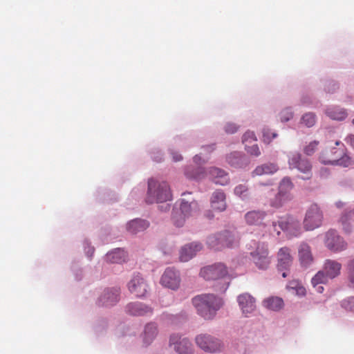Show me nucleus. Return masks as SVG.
Returning <instances> with one entry per match:
<instances>
[{
	"label": "nucleus",
	"mask_w": 354,
	"mask_h": 354,
	"mask_svg": "<svg viewBox=\"0 0 354 354\" xmlns=\"http://www.w3.org/2000/svg\"><path fill=\"white\" fill-rule=\"evenodd\" d=\"M192 301L197 313L207 320L213 319L223 305L222 299L213 294L196 295Z\"/></svg>",
	"instance_id": "obj_1"
},
{
	"label": "nucleus",
	"mask_w": 354,
	"mask_h": 354,
	"mask_svg": "<svg viewBox=\"0 0 354 354\" xmlns=\"http://www.w3.org/2000/svg\"><path fill=\"white\" fill-rule=\"evenodd\" d=\"M342 265L340 263L332 260L326 259L324 263L323 269L312 278L311 283L319 293L324 292V287L321 284L326 283L329 279L337 277L340 274Z\"/></svg>",
	"instance_id": "obj_2"
},
{
	"label": "nucleus",
	"mask_w": 354,
	"mask_h": 354,
	"mask_svg": "<svg viewBox=\"0 0 354 354\" xmlns=\"http://www.w3.org/2000/svg\"><path fill=\"white\" fill-rule=\"evenodd\" d=\"M171 199V193L167 182H159L150 179L148 182V191L146 202L149 204L153 203H164Z\"/></svg>",
	"instance_id": "obj_3"
},
{
	"label": "nucleus",
	"mask_w": 354,
	"mask_h": 354,
	"mask_svg": "<svg viewBox=\"0 0 354 354\" xmlns=\"http://www.w3.org/2000/svg\"><path fill=\"white\" fill-rule=\"evenodd\" d=\"M319 161L324 165H339L347 167L353 164L352 159L344 153V149L333 148L325 150L319 157Z\"/></svg>",
	"instance_id": "obj_4"
},
{
	"label": "nucleus",
	"mask_w": 354,
	"mask_h": 354,
	"mask_svg": "<svg viewBox=\"0 0 354 354\" xmlns=\"http://www.w3.org/2000/svg\"><path fill=\"white\" fill-rule=\"evenodd\" d=\"M272 226L277 235H279L280 230L286 232L290 238L297 237L302 233L299 221L291 216L281 218L278 221V227L274 222H273Z\"/></svg>",
	"instance_id": "obj_5"
},
{
	"label": "nucleus",
	"mask_w": 354,
	"mask_h": 354,
	"mask_svg": "<svg viewBox=\"0 0 354 354\" xmlns=\"http://www.w3.org/2000/svg\"><path fill=\"white\" fill-rule=\"evenodd\" d=\"M237 243L238 240L235 239L234 234L228 231L210 235L207 240L208 246L214 250H221L225 248H230L236 245Z\"/></svg>",
	"instance_id": "obj_6"
},
{
	"label": "nucleus",
	"mask_w": 354,
	"mask_h": 354,
	"mask_svg": "<svg viewBox=\"0 0 354 354\" xmlns=\"http://www.w3.org/2000/svg\"><path fill=\"white\" fill-rule=\"evenodd\" d=\"M323 219L320 207L317 204H312L306 209L303 221L304 228L307 231L318 228L322 225Z\"/></svg>",
	"instance_id": "obj_7"
},
{
	"label": "nucleus",
	"mask_w": 354,
	"mask_h": 354,
	"mask_svg": "<svg viewBox=\"0 0 354 354\" xmlns=\"http://www.w3.org/2000/svg\"><path fill=\"white\" fill-rule=\"evenodd\" d=\"M196 345L207 353H215L219 351L222 347L221 342L208 334H200L195 338Z\"/></svg>",
	"instance_id": "obj_8"
},
{
	"label": "nucleus",
	"mask_w": 354,
	"mask_h": 354,
	"mask_svg": "<svg viewBox=\"0 0 354 354\" xmlns=\"http://www.w3.org/2000/svg\"><path fill=\"white\" fill-rule=\"evenodd\" d=\"M252 261L259 269H267L271 262L268 246L264 243L258 244L256 250L250 252Z\"/></svg>",
	"instance_id": "obj_9"
},
{
	"label": "nucleus",
	"mask_w": 354,
	"mask_h": 354,
	"mask_svg": "<svg viewBox=\"0 0 354 354\" xmlns=\"http://www.w3.org/2000/svg\"><path fill=\"white\" fill-rule=\"evenodd\" d=\"M227 267L221 263H214L204 267L201 270L200 274L206 280H218L227 276Z\"/></svg>",
	"instance_id": "obj_10"
},
{
	"label": "nucleus",
	"mask_w": 354,
	"mask_h": 354,
	"mask_svg": "<svg viewBox=\"0 0 354 354\" xmlns=\"http://www.w3.org/2000/svg\"><path fill=\"white\" fill-rule=\"evenodd\" d=\"M288 163L290 169H297L300 172L306 174V176L302 177L303 179L311 178L312 166L307 159L301 157L300 153L291 154L288 158Z\"/></svg>",
	"instance_id": "obj_11"
},
{
	"label": "nucleus",
	"mask_w": 354,
	"mask_h": 354,
	"mask_svg": "<svg viewBox=\"0 0 354 354\" xmlns=\"http://www.w3.org/2000/svg\"><path fill=\"white\" fill-rule=\"evenodd\" d=\"M324 244L328 249L335 252L344 250L347 246L344 239L334 230L326 232Z\"/></svg>",
	"instance_id": "obj_12"
},
{
	"label": "nucleus",
	"mask_w": 354,
	"mask_h": 354,
	"mask_svg": "<svg viewBox=\"0 0 354 354\" xmlns=\"http://www.w3.org/2000/svg\"><path fill=\"white\" fill-rule=\"evenodd\" d=\"M277 270L282 272V277L286 278L292 264L293 257L290 254V249L288 247L280 248L277 252Z\"/></svg>",
	"instance_id": "obj_13"
},
{
	"label": "nucleus",
	"mask_w": 354,
	"mask_h": 354,
	"mask_svg": "<svg viewBox=\"0 0 354 354\" xmlns=\"http://www.w3.org/2000/svg\"><path fill=\"white\" fill-rule=\"evenodd\" d=\"M199 209L198 204L196 201H193L190 203L186 202L184 200L181 201L180 211L183 214V217L178 220L176 218V216H174V223L177 227H181L185 223L186 218L190 216H193Z\"/></svg>",
	"instance_id": "obj_14"
},
{
	"label": "nucleus",
	"mask_w": 354,
	"mask_h": 354,
	"mask_svg": "<svg viewBox=\"0 0 354 354\" xmlns=\"http://www.w3.org/2000/svg\"><path fill=\"white\" fill-rule=\"evenodd\" d=\"M161 284L171 290H176L180 284V277L178 271L171 268L165 270L160 279Z\"/></svg>",
	"instance_id": "obj_15"
},
{
	"label": "nucleus",
	"mask_w": 354,
	"mask_h": 354,
	"mask_svg": "<svg viewBox=\"0 0 354 354\" xmlns=\"http://www.w3.org/2000/svg\"><path fill=\"white\" fill-rule=\"evenodd\" d=\"M129 290L137 297L145 296L148 290V284L140 275H135L128 283Z\"/></svg>",
	"instance_id": "obj_16"
},
{
	"label": "nucleus",
	"mask_w": 354,
	"mask_h": 354,
	"mask_svg": "<svg viewBox=\"0 0 354 354\" xmlns=\"http://www.w3.org/2000/svg\"><path fill=\"white\" fill-rule=\"evenodd\" d=\"M170 344L174 346V349L179 354H192L193 347L191 342L187 338L174 334L170 337Z\"/></svg>",
	"instance_id": "obj_17"
},
{
	"label": "nucleus",
	"mask_w": 354,
	"mask_h": 354,
	"mask_svg": "<svg viewBox=\"0 0 354 354\" xmlns=\"http://www.w3.org/2000/svg\"><path fill=\"white\" fill-rule=\"evenodd\" d=\"M120 291L117 288L105 290L98 299V305L102 306H111L119 300Z\"/></svg>",
	"instance_id": "obj_18"
},
{
	"label": "nucleus",
	"mask_w": 354,
	"mask_h": 354,
	"mask_svg": "<svg viewBox=\"0 0 354 354\" xmlns=\"http://www.w3.org/2000/svg\"><path fill=\"white\" fill-rule=\"evenodd\" d=\"M203 248L201 243L198 242L191 243L184 245L180 251V260L183 262H187L192 259L198 252Z\"/></svg>",
	"instance_id": "obj_19"
},
{
	"label": "nucleus",
	"mask_w": 354,
	"mask_h": 354,
	"mask_svg": "<svg viewBox=\"0 0 354 354\" xmlns=\"http://www.w3.org/2000/svg\"><path fill=\"white\" fill-rule=\"evenodd\" d=\"M238 303L243 314L252 313L256 309L255 299L248 293H243L238 297Z\"/></svg>",
	"instance_id": "obj_20"
},
{
	"label": "nucleus",
	"mask_w": 354,
	"mask_h": 354,
	"mask_svg": "<svg viewBox=\"0 0 354 354\" xmlns=\"http://www.w3.org/2000/svg\"><path fill=\"white\" fill-rule=\"evenodd\" d=\"M126 311L133 316H144L152 314L153 309L145 304L132 302L126 306Z\"/></svg>",
	"instance_id": "obj_21"
},
{
	"label": "nucleus",
	"mask_w": 354,
	"mask_h": 354,
	"mask_svg": "<svg viewBox=\"0 0 354 354\" xmlns=\"http://www.w3.org/2000/svg\"><path fill=\"white\" fill-rule=\"evenodd\" d=\"M299 262L303 267H308L313 262V257L310 247L305 243L299 245L298 248Z\"/></svg>",
	"instance_id": "obj_22"
},
{
	"label": "nucleus",
	"mask_w": 354,
	"mask_h": 354,
	"mask_svg": "<svg viewBox=\"0 0 354 354\" xmlns=\"http://www.w3.org/2000/svg\"><path fill=\"white\" fill-rule=\"evenodd\" d=\"M339 223L342 225L345 233H351L354 231V208L346 210L341 216Z\"/></svg>",
	"instance_id": "obj_23"
},
{
	"label": "nucleus",
	"mask_w": 354,
	"mask_h": 354,
	"mask_svg": "<svg viewBox=\"0 0 354 354\" xmlns=\"http://www.w3.org/2000/svg\"><path fill=\"white\" fill-rule=\"evenodd\" d=\"M158 334V326L156 323L150 322L145 325L143 333L141 335L143 344L149 345Z\"/></svg>",
	"instance_id": "obj_24"
},
{
	"label": "nucleus",
	"mask_w": 354,
	"mask_h": 354,
	"mask_svg": "<svg viewBox=\"0 0 354 354\" xmlns=\"http://www.w3.org/2000/svg\"><path fill=\"white\" fill-rule=\"evenodd\" d=\"M226 196L221 190L215 191L211 197V207L214 210L223 212L226 209Z\"/></svg>",
	"instance_id": "obj_25"
},
{
	"label": "nucleus",
	"mask_w": 354,
	"mask_h": 354,
	"mask_svg": "<svg viewBox=\"0 0 354 354\" xmlns=\"http://www.w3.org/2000/svg\"><path fill=\"white\" fill-rule=\"evenodd\" d=\"M227 162L235 168H244L250 164V160L240 152L234 151L227 156Z\"/></svg>",
	"instance_id": "obj_26"
},
{
	"label": "nucleus",
	"mask_w": 354,
	"mask_h": 354,
	"mask_svg": "<svg viewBox=\"0 0 354 354\" xmlns=\"http://www.w3.org/2000/svg\"><path fill=\"white\" fill-rule=\"evenodd\" d=\"M208 173L213 182L217 185H225L229 182L227 174L221 169L211 167Z\"/></svg>",
	"instance_id": "obj_27"
},
{
	"label": "nucleus",
	"mask_w": 354,
	"mask_h": 354,
	"mask_svg": "<svg viewBox=\"0 0 354 354\" xmlns=\"http://www.w3.org/2000/svg\"><path fill=\"white\" fill-rule=\"evenodd\" d=\"M294 187V185L291 180L288 178H283L279 183L278 188V194L290 201L293 198L291 192Z\"/></svg>",
	"instance_id": "obj_28"
},
{
	"label": "nucleus",
	"mask_w": 354,
	"mask_h": 354,
	"mask_svg": "<svg viewBox=\"0 0 354 354\" xmlns=\"http://www.w3.org/2000/svg\"><path fill=\"white\" fill-rule=\"evenodd\" d=\"M266 216V213L263 211L253 210L245 214V219L248 225H260L263 224Z\"/></svg>",
	"instance_id": "obj_29"
},
{
	"label": "nucleus",
	"mask_w": 354,
	"mask_h": 354,
	"mask_svg": "<svg viewBox=\"0 0 354 354\" xmlns=\"http://www.w3.org/2000/svg\"><path fill=\"white\" fill-rule=\"evenodd\" d=\"M149 227V223L142 219H134L127 223V230L131 234L142 232Z\"/></svg>",
	"instance_id": "obj_30"
},
{
	"label": "nucleus",
	"mask_w": 354,
	"mask_h": 354,
	"mask_svg": "<svg viewBox=\"0 0 354 354\" xmlns=\"http://www.w3.org/2000/svg\"><path fill=\"white\" fill-rule=\"evenodd\" d=\"M278 169L279 168L277 165L274 163H266L257 166L252 172V176L254 177L257 176H262L264 174H272L277 171Z\"/></svg>",
	"instance_id": "obj_31"
},
{
	"label": "nucleus",
	"mask_w": 354,
	"mask_h": 354,
	"mask_svg": "<svg viewBox=\"0 0 354 354\" xmlns=\"http://www.w3.org/2000/svg\"><path fill=\"white\" fill-rule=\"evenodd\" d=\"M126 252L120 248L106 254V261L112 263H120L125 261Z\"/></svg>",
	"instance_id": "obj_32"
},
{
	"label": "nucleus",
	"mask_w": 354,
	"mask_h": 354,
	"mask_svg": "<svg viewBox=\"0 0 354 354\" xmlns=\"http://www.w3.org/2000/svg\"><path fill=\"white\" fill-rule=\"evenodd\" d=\"M263 303L266 308L274 311L279 310L283 306V299L278 297H271L267 298L263 301Z\"/></svg>",
	"instance_id": "obj_33"
},
{
	"label": "nucleus",
	"mask_w": 354,
	"mask_h": 354,
	"mask_svg": "<svg viewBox=\"0 0 354 354\" xmlns=\"http://www.w3.org/2000/svg\"><path fill=\"white\" fill-rule=\"evenodd\" d=\"M326 114L333 120H343L347 116V113L343 109L339 107L328 108L326 111Z\"/></svg>",
	"instance_id": "obj_34"
},
{
	"label": "nucleus",
	"mask_w": 354,
	"mask_h": 354,
	"mask_svg": "<svg viewBox=\"0 0 354 354\" xmlns=\"http://www.w3.org/2000/svg\"><path fill=\"white\" fill-rule=\"evenodd\" d=\"M288 201H289L288 199H285L284 197L277 193L274 198L270 200V205L273 208L279 209L283 207Z\"/></svg>",
	"instance_id": "obj_35"
},
{
	"label": "nucleus",
	"mask_w": 354,
	"mask_h": 354,
	"mask_svg": "<svg viewBox=\"0 0 354 354\" xmlns=\"http://www.w3.org/2000/svg\"><path fill=\"white\" fill-rule=\"evenodd\" d=\"M316 122V116L313 113L304 114L301 118V123L307 127H313Z\"/></svg>",
	"instance_id": "obj_36"
},
{
	"label": "nucleus",
	"mask_w": 354,
	"mask_h": 354,
	"mask_svg": "<svg viewBox=\"0 0 354 354\" xmlns=\"http://www.w3.org/2000/svg\"><path fill=\"white\" fill-rule=\"evenodd\" d=\"M234 192L236 196L243 199L248 198V187L245 184H240L236 186Z\"/></svg>",
	"instance_id": "obj_37"
},
{
	"label": "nucleus",
	"mask_w": 354,
	"mask_h": 354,
	"mask_svg": "<svg viewBox=\"0 0 354 354\" xmlns=\"http://www.w3.org/2000/svg\"><path fill=\"white\" fill-rule=\"evenodd\" d=\"M245 149L246 151L251 156L258 157L261 155V151L258 145L254 142L252 145L248 144L245 145Z\"/></svg>",
	"instance_id": "obj_38"
},
{
	"label": "nucleus",
	"mask_w": 354,
	"mask_h": 354,
	"mask_svg": "<svg viewBox=\"0 0 354 354\" xmlns=\"http://www.w3.org/2000/svg\"><path fill=\"white\" fill-rule=\"evenodd\" d=\"M277 136V133L270 129H264L263 131V140L267 144H269Z\"/></svg>",
	"instance_id": "obj_39"
},
{
	"label": "nucleus",
	"mask_w": 354,
	"mask_h": 354,
	"mask_svg": "<svg viewBox=\"0 0 354 354\" xmlns=\"http://www.w3.org/2000/svg\"><path fill=\"white\" fill-rule=\"evenodd\" d=\"M242 142L244 145L245 144H252L253 142H257V138L255 136V134L253 131H247L244 133L243 136Z\"/></svg>",
	"instance_id": "obj_40"
},
{
	"label": "nucleus",
	"mask_w": 354,
	"mask_h": 354,
	"mask_svg": "<svg viewBox=\"0 0 354 354\" xmlns=\"http://www.w3.org/2000/svg\"><path fill=\"white\" fill-rule=\"evenodd\" d=\"M319 145L318 141H313L310 142L308 145H306L304 149V152L307 156L313 155L315 151L317 149Z\"/></svg>",
	"instance_id": "obj_41"
},
{
	"label": "nucleus",
	"mask_w": 354,
	"mask_h": 354,
	"mask_svg": "<svg viewBox=\"0 0 354 354\" xmlns=\"http://www.w3.org/2000/svg\"><path fill=\"white\" fill-rule=\"evenodd\" d=\"M293 116L290 109L287 108L283 110L279 115L280 120L283 122L289 121Z\"/></svg>",
	"instance_id": "obj_42"
},
{
	"label": "nucleus",
	"mask_w": 354,
	"mask_h": 354,
	"mask_svg": "<svg viewBox=\"0 0 354 354\" xmlns=\"http://www.w3.org/2000/svg\"><path fill=\"white\" fill-rule=\"evenodd\" d=\"M348 276L351 282H354V260H351L348 263Z\"/></svg>",
	"instance_id": "obj_43"
},
{
	"label": "nucleus",
	"mask_w": 354,
	"mask_h": 354,
	"mask_svg": "<svg viewBox=\"0 0 354 354\" xmlns=\"http://www.w3.org/2000/svg\"><path fill=\"white\" fill-rule=\"evenodd\" d=\"M239 127L234 123H227L225 127V130L227 133H234L237 131Z\"/></svg>",
	"instance_id": "obj_44"
},
{
	"label": "nucleus",
	"mask_w": 354,
	"mask_h": 354,
	"mask_svg": "<svg viewBox=\"0 0 354 354\" xmlns=\"http://www.w3.org/2000/svg\"><path fill=\"white\" fill-rule=\"evenodd\" d=\"M342 305L345 308L349 310H354V297L350 298L347 301H344Z\"/></svg>",
	"instance_id": "obj_45"
},
{
	"label": "nucleus",
	"mask_w": 354,
	"mask_h": 354,
	"mask_svg": "<svg viewBox=\"0 0 354 354\" xmlns=\"http://www.w3.org/2000/svg\"><path fill=\"white\" fill-rule=\"evenodd\" d=\"M200 172H196L194 174H189L188 171H185V175L187 176V178H194V179H200L203 176V171H202V169H199Z\"/></svg>",
	"instance_id": "obj_46"
},
{
	"label": "nucleus",
	"mask_w": 354,
	"mask_h": 354,
	"mask_svg": "<svg viewBox=\"0 0 354 354\" xmlns=\"http://www.w3.org/2000/svg\"><path fill=\"white\" fill-rule=\"evenodd\" d=\"M171 156H172V158H173V160L174 162H178V161H180L183 159V157L182 156L178 153V152H176V151H171Z\"/></svg>",
	"instance_id": "obj_47"
},
{
	"label": "nucleus",
	"mask_w": 354,
	"mask_h": 354,
	"mask_svg": "<svg viewBox=\"0 0 354 354\" xmlns=\"http://www.w3.org/2000/svg\"><path fill=\"white\" fill-rule=\"evenodd\" d=\"M176 216V218L178 220V222L180 221V218L183 217V214H181V212H174L172 216V219L174 220V216Z\"/></svg>",
	"instance_id": "obj_48"
},
{
	"label": "nucleus",
	"mask_w": 354,
	"mask_h": 354,
	"mask_svg": "<svg viewBox=\"0 0 354 354\" xmlns=\"http://www.w3.org/2000/svg\"><path fill=\"white\" fill-rule=\"evenodd\" d=\"M228 285H229V283H225L224 284V286L222 287V288H221V291H222V292H225V291L226 290V289L227 288Z\"/></svg>",
	"instance_id": "obj_49"
},
{
	"label": "nucleus",
	"mask_w": 354,
	"mask_h": 354,
	"mask_svg": "<svg viewBox=\"0 0 354 354\" xmlns=\"http://www.w3.org/2000/svg\"><path fill=\"white\" fill-rule=\"evenodd\" d=\"M201 160V157L198 156V155L195 156L194 157V161L196 162V163H198V161Z\"/></svg>",
	"instance_id": "obj_50"
},
{
	"label": "nucleus",
	"mask_w": 354,
	"mask_h": 354,
	"mask_svg": "<svg viewBox=\"0 0 354 354\" xmlns=\"http://www.w3.org/2000/svg\"><path fill=\"white\" fill-rule=\"evenodd\" d=\"M337 206L338 207H342L343 206V203L342 202H339L337 203Z\"/></svg>",
	"instance_id": "obj_51"
},
{
	"label": "nucleus",
	"mask_w": 354,
	"mask_h": 354,
	"mask_svg": "<svg viewBox=\"0 0 354 354\" xmlns=\"http://www.w3.org/2000/svg\"><path fill=\"white\" fill-rule=\"evenodd\" d=\"M207 217L209 218H212L213 217V215L212 214L209 213L208 214H207Z\"/></svg>",
	"instance_id": "obj_52"
},
{
	"label": "nucleus",
	"mask_w": 354,
	"mask_h": 354,
	"mask_svg": "<svg viewBox=\"0 0 354 354\" xmlns=\"http://www.w3.org/2000/svg\"><path fill=\"white\" fill-rule=\"evenodd\" d=\"M207 149H209L211 151H212L214 149L213 147L212 146H208L207 147Z\"/></svg>",
	"instance_id": "obj_53"
},
{
	"label": "nucleus",
	"mask_w": 354,
	"mask_h": 354,
	"mask_svg": "<svg viewBox=\"0 0 354 354\" xmlns=\"http://www.w3.org/2000/svg\"><path fill=\"white\" fill-rule=\"evenodd\" d=\"M339 144H340V142H339V141H337V142H335V145H339Z\"/></svg>",
	"instance_id": "obj_54"
},
{
	"label": "nucleus",
	"mask_w": 354,
	"mask_h": 354,
	"mask_svg": "<svg viewBox=\"0 0 354 354\" xmlns=\"http://www.w3.org/2000/svg\"><path fill=\"white\" fill-rule=\"evenodd\" d=\"M328 92H331V91H332V90H330V89L328 88Z\"/></svg>",
	"instance_id": "obj_55"
},
{
	"label": "nucleus",
	"mask_w": 354,
	"mask_h": 354,
	"mask_svg": "<svg viewBox=\"0 0 354 354\" xmlns=\"http://www.w3.org/2000/svg\"><path fill=\"white\" fill-rule=\"evenodd\" d=\"M333 87H337V85L335 84H333Z\"/></svg>",
	"instance_id": "obj_56"
},
{
	"label": "nucleus",
	"mask_w": 354,
	"mask_h": 354,
	"mask_svg": "<svg viewBox=\"0 0 354 354\" xmlns=\"http://www.w3.org/2000/svg\"><path fill=\"white\" fill-rule=\"evenodd\" d=\"M353 124H354V119L353 120Z\"/></svg>",
	"instance_id": "obj_57"
}]
</instances>
